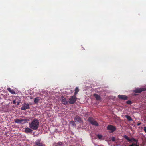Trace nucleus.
Segmentation results:
<instances>
[{"label": "nucleus", "instance_id": "1a4fd4ad", "mask_svg": "<svg viewBox=\"0 0 146 146\" xmlns=\"http://www.w3.org/2000/svg\"><path fill=\"white\" fill-rule=\"evenodd\" d=\"M25 132L27 134L30 133L31 134L32 133L33 130L30 127H27L25 129Z\"/></svg>", "mask_w": 146, "mask_h": 146}, {"label": "nucleus", "instance_id": "412c9836", "mask_svg": "<svg viewBox=\"0 0 146 146\" xmlns=\"http://www.w3.org/2000/svg\"><path fill=\"white\" fill-rule=\"evenodd\" d=\"M129 146H139L137 144L135 143H133L131 145H129Z\"/></svg>", "mask_w": 146, "mask_h": 146}, {"label": "nucleus", "instance_id": "2eb2a0df", "mask_svg": "<svg viewBox=\"0 0 146 146\" xmlns=\"http://www.w3.org/2000/svg\"><path fill=\"white\" fill-rule=\"evenodd\" d=\"M7 90L10 92L11 93V94H15V92L14 90H11V88H7Z\"/></svg>", "mask_w": 146, "mask_h": 146}, {"label": "nucleus", "instance_id": "5701e85b", "mask_svg": "<svg viewBox=\"0 0 146 146\" xmlns=\"http://www.w3.org/2000/svg\"><path fill=\"white\" fill-rule=\"evenodd\" d=\"M97 137L99 139H101L102 137V136L101 135H100L98 134V135H97Z\"/></svg>", "mask_w": 146, "mask_h": 146}, {"label": "nucleus", "instance_id": "f257e3e1", "mask_svg": "<svg viewBox=\"0 0 146 146\" xmlns=\"http://www.w3.org/2000/svg\"><path fill=\"white\" fill-rule=\"evenodd\" d=\"M29 127L34 130H37L39 126V122L36 118L34 119L31 123L29 124Z\"/></svg>", "mask_w": 146, "mask_h": 146}, {"label": "nucleus", "instance_id": "dca6fc26", "mask_svg": "<svg viewBox=\"0 0 146 146\" xmlns=\"http://www.w3.org/2000/svg\"><path fill=\"white\" fill-rule=\"evenodd\" d=\"M125 117L129 121H132L133 120L131 117L129 115H125Z\"/></svg>", "mask_w": 146, "mask_h": 146}, {"label": "nucleus", "instance_id": "f8f14e48", "mask_svg": "<svg viewBox=\"0 0 146 146\" xmlns=\"http://www.w3.org/2000/svg\"><path fill=\"white\" fill-rule=\"evenodd\" d=\"M74 120L75 122H78L81 123L82 122V120L80 117L79 116H76L74 118Z\"/></svg>", "mask_w": 146, "mask_h": 146}, {"label": "nucleus", "instance_id": "6e6552de", "mask_svg": "<svg viewBox=\"0 0 146 146\" xmlns=\"http://www.w3.org/2000/svg\"><path fill=\"white\" fill-rule=\"evenodd\" d=\"M29 105L28 103H24L21 109V110H24L29 109Z\"/></svg>", "mask_w": 146, "mask_h": 146}, {"label": "nucleus", "instance_id": "b1692460", "mask_svg": "<svg viewBox=\"0 0 146 146\" xmlns=\"http://www.w3.org/2000/svg\"><path fill=\"white\" fill-rule=\"evenodd\" d=\"M111 139L113 141H115V138L113 136L111 137Z\"/></svg>", "mask_w": 146, "mask_h": 146}, {"label": "nucleus", "instance_id": "20e7f679", "mask_svg": "<svg viewBox=\"0 0 146 146\" xmlns=\"http://www.w3.org/2000/svg\"><path fill=\"white\" fill-rule=\"evenodd\" d=\"M77 98L76 96L74 95L71 96L69 99V103L70 104H74L76 101Z\"/></svg>", "mask_w": 146, "mask_h": 146}, {"label": "nucleus", "instance_id": "cd10ccee", "mask_svg": "<svg viewBox=\"0 0 146 146\" xmlns=\"http://www.w3.org/2000/svg\"><path fill=\"white\" fill-rule=\"evenodd\" d=\"M141 124V123H138L137 124V126H139V125H140Z\"/></svg>", "mask_w": 146, "mask_h": 146}, {"label": "nucleus", "instance_id": "6ab92c4d", "mask_svg": "<svg viewBox=\"0 0 146 146\" xmlns=\"http://www.w3.org/2000/svg\"><path fill=\"white\" fill-rule=\"evenodd\" d=\"M57 145L58 146H63L64 143L62 142L59 141L57 143Z\"/></svg>", "mask_w": 146, "mask_h": 146}, {"label": "nucleus", "instance_id": "9b49d317", "mask_svg": "<svg viewBox=\"0 0 146 146\" xmlns=\"http://www.w3.org/2000/svg\"><path fill=\"white\" fill-rule=\"evenodd\" d=\"M61 102L63 104L65 105H67L68 104V102L66 99L63 96H62L61 97Z\"/></svg>", "mask_w": 146, "mask_h": 146}, {"label": "nucleus", "instance_id": "4be33fe9", "mask_svg": "<svg viewBox=\"0 0 146 146\" xmlns=\"http://www.w3.org/2000/svg\"><path fill=\"white\" fill-rule=\"evenodd\" d=\"M126 102L127 104H131V102L130 100H128V101H127Z\"/></svg>", "mask_w": 146, "mask_h": 146}, {"label": "nucleus", "instance_id": "0eeeda50", "mask_svg": "<svg viewBox=\"0 0 146 146\" xmlns=\"http://www.w3.org/2000/svg\"><path fill=\"white\" fill-rule=\"evenodd\" d=\"M146 90V88H136L133 91L136 93H140L143 91H145Z\"/></svg>", "mask_w": 146, "mask_h": 146}, {"label": "nucleus", "instance_id": "a878e982", "mask_svg": "<svg viewBox=\"0 0 146 146\" xmlns=\"http://www.w3.org/2000/svg\"><path fill=\"white\" fill-rule=\"evenodd\" d=\"M144 131L146 133V127H144Z\"/></svg>", "mask_w": 146, "mask_h": 146}, {"label": "nucleus", "instance_id": "4468645a", "mask_svg": "<svg viewBox=\"0 0 146 146\" xmlns=\"http://www.w3.org/2000/svg\"><path fill=\"white\" fill-rule=\"evenodd\" d=\"M93 96L94 97H95L96 99L97 100H100L101 99L100 96L99 95L96 94H94Z\"/></svg>", "mask_w": 146, "mask_h": 146}, {"label": "nucleus", "instance_id": "ddd939ff", "mask_svg": "<svg viewBox=\"0 0 146 146\" xmlns=\"http://www.w3.org/2000/svg\"><path fill=\"white\" fill-rule=\"evenodd\" d=\"M118 97L119 98L124 100H126L127 99V97L125 95H119Z\"/></svg>", "mask_w": 146, "mask_h": 146}, {"label": "nucleus", "instance_id": "39448f33", "mask_svg": "<svg viewBox=\"0 0 146 146\" xmlns=\"http://www.w3.org/2000/svg\"><path fill=\"white\" fill-rule=\"evenodd\" d=\"M107 130L110 131V133H113L114 132L116 129V127L111 125H109L107 127Z\"/></svg>", "mask_w": 146, "mask_h": 146}, {"label": "nucleus", "instance_id": "393cba45", "mask_svg": "<svg viewBox=\"0 0 146 146\" xmlns=\"http://www.w3.org/2000/svg\"><path fill=\"white\" fill-rule=\"evenodd\" d=\"M13 104H15L16 103V102L15 100H13Z\"/></svg>", "mask_w": 146, "mask_h": 146}, {"label": "nucleus", "instance_id": "f3484780", "mask_svg": "<svg viewBox=\"0 0 146 146\" xmlns=\"http://www.w3.org/2000/svg\"><path fill=\"white\" fill-rule=\"evenodd\" d=\"M40 100V99L39 97L35 98L34 99V102L35 103H37L38 102V101Z\"/></svg>", "mask_w": 146, "mask_h": 146}, {"label": "nucleus", "instance_id": "9d476101", "mask_svg": "<svg viewBox=\"0 0 146 146\" xmlns=\"http://www.w3.org/2000/svg\"><path fill=\"white\" fill-rule=\"evenodd\" d=\"M123 137L125 139L128 141L130 142H132V141H136V140H135L134 138H132L131 139H130L126 135H124L123 136Z\"/></svg>", "mask_w": 146, "mask_h": 146}, {"label": "nucleus", "instance_id": "bb28decb", "mask_svg": "<svg viewBox=\"0 0 146 146\" xmlns=\"http://www.w3.org/2000/svg\"><path fill=\"white\" fill-rule=\"evenodd\" d=\"M20 103V102L19 101H18L17 102V105H18L19 104V103Z\"/></svg>", "mask_w": 146, "mask_h": 146}, {"label": "nucleus", "instance_id": "7ed1b4c3", "mask_svg": "<svg viewBox=\"0 0 146 146\" xmlns=\"http://www.w3.org/2000/svg\"><path fill=\"white\" fill-rule=\"evenodd\" d=\"M88 120L89 122L92 125L95 126H98L99 125L97 122L93 118L89 117Z\"/></svg>", "mask_w": 146, "mask_h": 146}, {"label": "nucleus", "instance_id": "f03ea898", "mask_svg": "<svg viewBox=\"0 0 146 146\" xmlns=\"http://www.w3.org/2000/svg\"><path fill=\"white\" fill-rule=\"evenodd\" d=\"M29 121V119H17L14 120V121L15 123H19L21 124H25L27 123V122Z\"/></svg>", "mask_w": 146, "mask_h": 146}, {"label": "nucleus", "instance_id": "423d86ee", "mask_svg": "<svg viewBox=\"0 0 146 146\" xmlns=\"http://www.w3.org/2000/svg\"><path fill=\"white\" fill-rule=\"evenodd\" d=\"M33 146H43V144L41 142V139H38L36 140Z\"/></svg>", "mask_w": 146, "mask_h": 146}, {"label": "nucleus", "instance_id": "aec40b11", "mask_svg": "<svg viewBox=\"0 0 146 146\" xmlns=\"http://www.w3.org/2000/svg\"><path fill=\"white\" fill-rule=\"evenodd\" d=\"M79 91V90L78 88V87H76L75 90V92L74 95L76 96L77 94V93Z\"/></svg>", "mask_w": 146, "mask_h": 146}, {"label": "nucleus", "instance_id": "a211bd4d", "mask_svg": "<svg viewBox=\"0 0 146 146\" xmlns=\"http://www.w3.org/2000/svg\"><path fill=\"white\" fill-rule=\"evenodd\" d=\"M69 124L74 126H76V124L73 121H70Z\"/></svg>", "mask_w": 146, "mask_h": 146}]
</instances>
